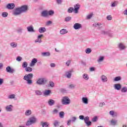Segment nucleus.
<instances>
[{
  "label": "nucleus",
  "mask_w": 127,
  "mask_h": 127,
  "mask_svg": "<svg viewBox=\"0 0 127 127\" xmlns=\"http://www.w3.org/2000/svg\"><path fill=\"white\" fill-rule=\"evenodd\" d=\"M54 15V10H50L48 11V16L50 15V16H52Z\"/></svg>",
  "instance_id": "72a5a7b5"
},
{
  "label": "nucleus",
  "mask_w": 127,
  "mask_h": 127,
  "mask_svg": "<svg viewBox=\"0 0 127 127\" xmlns=\"http://www.w3.org/2000/svg\"><path fill=\"white\" fill-rule=\"evenodd\" d=\"M15 7V4L13 3H8L6 5L7 9H13Z\"/></svg>",
  "instance_id": "ddd939ff"
},
{
  "label": "nucleus",
  "mask_w": 127,
  "mask_h": 127,
  "mask_svg": "<svg viewBox=\"0 0 127 127\" xmlns=\"http://www.w3.org/2000/svg\"><path fill=\"white\" fill-rule=\"evenodd\" d=\"M42 17H47L48 16V10H44L41 12Z\"/></svg>",
  "instance_id": "f8f14e48"
},
{
  "label": "nucleus",
  "mask_w": 127,
  "mask_h": 127,
  "mask_svg": "<svg viewBox=\"0 0 127 127\" xmlns=\"http://www.w3.org/2000/svg\"><path fill=\"white\" fill-rule=\"evenodd\" d=\"M47 83V79L45 78H40L36 82V84L38 85H45Z\"/></svg>",
  "instance_id": "20e7f679"
},
{
  "label": "nucleus",
  "mask_w": 127,
  "mask_h": 127,
  "mask_svg": "<svg viewBox=\"0 0 127 127\" xmlns=\"http://www.w3.org/2000/svg\"><path fill=\"white\" fill-rule=\"evenodd\" d=\"M22 31H23V28L21 27H18L16 30L17 33H22Z\"/></svg>",
  "instance_id": "f704fd0d"
},
{
  "label": "nucleus",
  "mask_w": 127,
  "mask_h": 127,
  "mask_svg": "<svg viewBox=\"0 0 127 127\" xmlns=\"http://www.w3.org/2000/svg\"><path fill=\"white\" fill-rule=\"evenodd\" d=\"M60 34L64 35L66 34V33H68V31L66 29H62L60 31Z\"/></svg>",
  "instance_id": "393cba45"
},
{
  "label": "nucleus",
  "mask_w": 127,
  "mask_h": 127,
  "mask_svg": "<svg viewBox=\"0 0 127 127\" xmlns=\"http://www.w3.org/2000/svg\"><path fill=\"white\" fill-rule=\"evenodd\" d=\"M106 19L108 20H112L113 19V17L112 16V15H110L107 16Z\"/></svg>",
  "instance_id": "864d4df0"
},
{
  "label": "nucleus",
  "mask_w": 127,
  "mask_h": 127,
  "mask_svg": "<svg viewBox=\"0 0 127 127\" xmlns=\"http://www.w3.org/2000/svg\"><path fill=\"white\" fill-rule=\"evenodd\" d=\"M10 45L12 48H15V47H17V43L12 42L10 44Z\"/></svg>",
  "instance_id": "e433bc0d"
},
{
  "label": "nucleus",
  "mask_w": 127,
  "mask_h": 127,
  "mask_svg": "<svg viewBox=\"0 0 127 127\" xmlns=\"http://www.w3.org/2000/svg\"><path fill=\"white\" fill-rule=\"evenodd\" d=\"M49 85H50V87H52V88H53L54 86H55L54 82H53V81H50Z\"/></svg>",
  "instance_id": "de8ad7c7"
},
{
  "label": "nucleus",
  "mask_w": 127,
  "mask_h": 127,
  "mask_svg": "<svg viewBox=\"0 0 127 127\" xmlns=\"http://www.w3.org/2000/svg\"><path fill=\"white\" fill-rule=\"evenodd\" d=\"M16 95L14 94H10L8 96V99L12 100V99H15Z\"/></svg>",
  "instance_id": "c9c22d12"
},
{
  "label": "nucleus",
  "mask_w": 127,
  "mask_h": 127,
  "mask_svg": "<svg viewBox=\"0 0 127 127\" xmlns=\"http://www.w3.org/2000/svg\"><path fill=\"white\" fill-rule=\"evenodd\" d=\"M59 116L60 118L63 119V118H64V116H65V113H64L63 111L60 112L59 113Z\"/></svg>",
  "instance_id": "ea45409f"
},
{
  "label": "nucleus",
  "mask_w": 127,
  "mask_h": 127,
  "mask_svg": "<svg viewBox=\"0 0 127 127\" xmlns=\"http://www.w3.org/2000/svg\"><path fill=\"white\" fill-rule=\"evenodd\" d=\"M22 60V58L21 57H17L16 58V61H18V62H20Z\"/></svg>",
  "instance_id": "5fc2aeb1"
},
{
  "label": "nucleus",
  "mask_w": 127,
  "mask_h": 127,
  "mask_svg": "<svg viewBox=\"0 0 127 127\" xmlns=\"http://www.w3.org/2000/svg\"><path fill=\"white\" fill-rule=\"evenodd\" d=\"M50 94H51V90H46L44 92V96H50Z\"/></svg>",
  "instance_id": "a878e982"
},
{
  "label": "nucleus",
  "mask_w": 127,
  "mask_h": 127,
  "mask_svg": "<svg viewBox=\"0 0 127 127\" xmlns=\"http://www.w3.org/2000/svg\"><path fill=\"white\" fill-rule=\"evenodd\" d=\"M84 123L87 127H90L92 125V122L90 121V117L89 116H86L84 119Z\"/></svg>",
  "instance_id": "0eeeda50"
},
{
  "label": "nucleus",
  "mask_w": 127,
  "mask_h": 127,
  "mask_svg": "<svg viewBox=\"0 0 127 127\" xmlns=\"http://www.w3.org/2000/svg\"><path fill=\"white\" fill-rule=\"evenodd\" d=\"M66 91H67L65 89H64V88L61 89V92H62V93H66Z\"/></svg>",
  "instance_id": "0e129e2a"
},
{
  "label": "nucleus",
  "mask_w": 127,
  "mask_h": 127,
  "mask_svg": "<svg viewBox=\"0 0 127 127\" xmlns=\"http://www.w3.org/2000/svg\"><path fill=\"white\" fill-rule=\"evenodd\" d=\"M74 13H78V10L80 9V4H79V3H77L74 5Z\"/></svg>",
  "instance_id": "2eb2a0df"
},
{
  "label": "nucleus",
  "mask_w": 127,
  "mask_h": 127,
  "mask_svg": "<svg viewBox=\"0 0 127 127\" xmlns=\"http://www.w3.org/2000/svg\"><path fill=\"white\" fill-rule=\"evenodd\" d=\"M39 32L40 33H44L45 32H46V28L44 27H40L39 28Z\"/></svg>",
  "instance_id": "5701e85b"
},
{
  "label": "nucleus",
  "mask_w": 127,
  "mask_h": 127,
  "mask_svg": "<svg viewBox=\"0 0 127 127\" xmlns=\"http://www.w3.org/2000/svg\"><path fill=\"white\" fill-rule=\"evenodd\" d=\"M48 105L49 106H54V105H55V101L53 99H49L48 101Z\"/></svg>",
  "instance_id": "b1692460"
},
{
  "label": "nucleus",
  "mask_w": 127,
  "mask_h": 127,
  "mask_svg": "<svg viewBox=\"0 0 127 127\" xmlns=\"http://www.w3.org/2000/svg\"><path fill=\"white\" fill-rule=\"evenodd\" d=\"M92 16H93V14H90L87 16V19H90L92 18Z\"/></svg>",
  "instance_id": "bf43d9fd"
},
{
  "label": "nucleus",
  "mask_w": 127,
  "mask_h": 127,
  "mask_svg": "<svg viewBox=\"0 0 127 127\" xmlns=\"http://www.w3.org/2000/svg\"><path fill=\"white\" fill-rule=\"evenodd\" d=\"M6 71L7 72V73H10L11 74H12L15 72V69L11 68L10 66H8L6 67Z\"/></svg>",
  "instance_id": "9d476101"
},
{
  "label": "nucleus",
  "mask_w": 127,
  "mask_h": 127,
  "mask_svg": "<svg viewBox=\"0 0 127 127\" xmlns=\"http://www.w3.org/2000/svg\"><path fill=\"white\" fill-rule=\"evenodd\" d=\"M93 26L94 27H97V28L98 29H101V28H102V27H103L102 26V24L100 23H95L93 24Z\"/></svg>",
  "instance_id": "aec40b11"
},
{
  "label": "nucleus",
  "mask_w": 127,
  "mask_h": 127,
  "mask_svg": "<svg viewBox=\"0 0 127 127\" xmlns=\"http://www.w3.org/2000/svg\"><path fill=\"white\" fill-rule=\"evenodd\" d=\"M73 28L75 30H78L80 28H82V24L78 23H76L73 25Z\"/></svg>",
  "instance_id": "9b49d317"
},
{
  "label": "nucleus",
  "mask_w": 127,
  "mask_h": 127,
  "mask_svg": "<svg viewBox=\"0 0 127 127\" xmlns=\"http://www.w3.org/2000/svg\"><path fill=\"white\" fill-rule=\"evenodd\" d=\"M65 64H66V65H67V66H69V65L71 64V61L70 60L67 61L65 63Z\"/></svg>",
  "instance_id": "052dcab7"
},
{
  "label": "nucleus",
  "mask_w": 127,
  "mask_h": 127,
  "mask_svg": "<svg viewBox=\"0 0 127 127\" xmlns=\"http://www.w3.org/2000/svg\"><path fill=\"white\" fill-rule=\"evenodd\" d=\"M71 103V100L69 99L68 96H64L62 99V104L63 105H70Z\"/></svg>",
  "instance_id": "7ed1b4c3"
},
{
  "label": "nucleus",
  "mask_w": 127,
  "mask_h": 127,
  "mask_svg": "<svg viewBox=\"0 0 127 127\" xmlns=\"http://www.w3.org/2000/svg\"><path fill=\"white\" fill-rule=\"evenodd\" d=\"M79 119L83 121V120L85 119V116H84V115H80L79 116Z\"/></svg>",
  "instance_id": "4d7b16f0"
},
{
  "label": "nucleus",
  "mask_w": 127,
  "mask_h": 127,
  "mask_svg": "<svg viewBox=\"0 0 127 127\" xmlns=\"http://www.w3.org/2000/svg\"><path fill=\"white\" fill-rule=\"evenodd\" d=\"M91 52H92V50L91 49V48H88L85 50V53H86V54H90Z\"/></svg>",
  "instance_id": "c03bdc74"
},
{
  "label": "nucleus",
  "mask_w": 127,
  "mask_h": 127,
  "mask_svg": "<svg viewBox=\"0 0 127 127\" xmlns=\"http://www.w3.org/2000/svg\"><path fill=\"white\" fill-rule=\"evenodd\" d=\"M41 126H42V127H48V122H41Z\"/></svg>",
  "instance_id": "2f4dec72"
},
{
  "label": "nucleus",
  "mask_w": 127,
  "mask_h": 127,
  "mask_svg": "<svg viewBox=\"0 0 127 127\" xmlns=\"http://www.w3.org/2000/svg\"><path fill=\"white\" fill-rule=\"evenodd\" d=\"M5 110L6 112H8L10 113L11 112H12L13 111V105L10 104L9 105H7L5 107Z\"/></svg>",
  "instance_id": "6e6552de"
},
{
  "label": "nucleus",
  "mask_w": 127,
  "mask_h": 127,
  "mask_svg": "<svg viewBox=\"0 0 127 127\" xmlns=\"http://www.w3.org/2000/svg\"><path fill=\"white\" fill-rule=\"evenodd\" d=\"M50 66L52 68H54L56 66V64L55 63H51Z\"/></svg>",
  "instance_id": "e2e57ef3"
},
{
  "label": "nucleus",
  "mask_w": 127,
  "mask_h": 127,
  "mask_svg": "<svg viewBox=\"0 0 127 127\" xmlns=\"http://www.w3.org/2000/svg\"><path fill=\"white\" fill-rule=\"evenodd\" d=\"M124 14L127 15V9L124 11Z\"/></svg>",
  "instance_id": "774afa93"
},
{
  "label": "nucleus",
  "mask_w": 127,
  "mask_h": 127,
  "mask_svg": "<svg viewBox=\"0 0 127 127\" xmlns=\"http://www.w3.org/2000/svg\"><path fill=\"white\" fill-rule=\"evenodd\" d=\"M121 80H122V77H121V76H117L114 78V81H121Z\"/></svg>",
  "instance_id": "49530a36"
},
{
  "label": "nucleus",
  "mask_w": 127,
  "mask_h": 127,
  "mask_svg": "<svg viewBox=\"0 0 127 127\" xmlns=\"http://www.w3.org/2000/svg\"><path fill=\"white\" fill-rule=\"evenodd\" d=\"M72 72H73V70H68L65 72L66 77L67 78V79H71Z\"/></svg>",
  "instance_id": "4468645a"
},
{
  "label": "nucleus",
  "mask_w": 127,
  "mask_h": 127,
  "mask_svg": "<svg viewBox=\"0 0 127 127\" xmlns=\"http://www.w3.org/2000/svg\"><path fill=\"white\" fill-rule=\"evenodd\" d=\"M82 102L85 105H88L89 104V100H88V98L87 97H82Z\"/></svg>",
  "instance_id": "4be33fe9"
},
{
  "label": "nucleus",
  "mask_w": 127,
  "mask_h": 127,
  "mask_svg": "<svg viewBox=\"0 0 127 127\" xmlns=\"http://www.w3.org/2000/svg\"><path fill=\"white\" fill-rule=\"evenodd\" d=\"M35 43L38 42L39 43H41V39L37 38V39H36L35 41Z\"/></svg>",
  "instance_id": "6e6d98bb"
},
{
  "label": "nucleus",
  "mask_w": 127,
  "mask_h": 127,
  "mask_svg": "<svg viewBox=\"0 0 127 127\" xmlns=\"http://www.w3.org/2000/svg\"><path fill=\"white\" fill-rule=\"evenodd\" d=\"M101 34H104V35L109 34V32H108L107 31H106L105 30H102V31H101Z\"/></svg>",
  "instance_id": "13d9d810"
},
{
  "label": "nucleus",
  "mask_w": 127,
  "mask_h": 127,
  "mask_svg": "<svg viewBox=\"0 0 127 127\" xmlns=\"http://www.w3.org/2000/svg\"><path fill=\"white\" fill-rule=\"evenodd\" d=\"M74 11V8L73 7H69L68 9H67V12L68 13H72V12Z\"/></svg>",
  "instance_id": "79ce46f5"
},
{
  "label": "nucleus",
  "mask_w": 127,
  "mask_h": 127,
  "mask_svg": "<svg viewBox=\"0 0 127 127\" xmlns=\"http://www.w3.org/2000/svg\"><path fill=\"white\" fill-rule=\"evenodd\" d=\"M36 122V118L35 117H31L29 118V121H27L26 123V126H29L33 125V124H35Z\"/></svg>",
  "instance_id": "39448f33"
},
{
  "label": "nucleus",
  "mask_w": 127,
  "mask_h": 127,
  "mask_svg": "<svg viewBox=\"0 0 127 127\" xmlns=\"http://www.w3.org/2000/svg\"><path fill=\"white\" fill-rule=\"evenodd\" d=\"M117 1H114L111 4V7H115V6H117Z\"/></svg>",
  "instance_id": "3c124183"
},
{
  "label": "nucleus",
  "mask_w": 127,
  "mask_h": 127,
  "mask_svg": "<svg viewBox=\"0 0 127 127\" xmlns=\"http://www.w3.org/2000/svg\"><path fill=\"white\" fill-rule=\"evenodd\" d=\"M122 93H127V87L125 86L123 87L121 89Z\"/></svg>",
  "instance_id": "37998d69"
},
{
  "label": "nucleus",
  "mask_w": 127,
  "mask_h": 127,
  "mask_svg": "<svg viewBox=\"0 0 127 127\" xmlns=\"http://www.w3.org/2000/svg\"><path fill=\"white\" fill-rule=\"evenodd\" d=\"M76 121H77V117H71V120H69L67 121V125L68 126H70V125H71V123H72V124H74V123H76Z\"/></svg>",
  "instance_id": "1a4fd4ad"
},
{
  "label": "nucleus",
  "mask_w": 127,
  "mask_h": 127,
  "mask_svg": "<svg viewBox=\"0 0 127 127\" xmlns=\"http://www.w3.org/2000/svg\"><path fill=\"white\" fill-rule=\"evenodd\" d=\"M50 55V53L49 52L42 53V56H44V57L49 56Z\"/></svg>",
  "instance_id": "a19ab883"
},
{
  "label": "nucleus",
  "mask_w": 127,
  "mask_h": 127,
  "mask_svg": "<svg viewBox=\"0 0 127 127\" xmlns=\"http://www.w3.org/2000/svg\"><path fill=\"white\" fill-rule=\"evenodd\" d=\"M100 79L103 83L108 82V78L105 75H102L100 76Z\"/></svg>",
  "instance_id": "f3484780"
},
{
  "label": "nucleus",
  "mask_w": 127,
  "mask_h": 127,
  "mask_svg": "<svg viewBox=\"0 0 127 127\" xmlns=\"http://www.w3.org/2000/svg\"><path fill=\"white\" fill-rule=\"evenodd\" d=\"M26 72H32V68L29 66H27L25 68Z\"/></svg>",
  "instance_id": "58836bf2"
},
{
  "label": "nucleus",
  "mask_w": 127,
  "mask_h": 127,
  "mask_svg": "<svg viewBox=\"0 0 127 127\" xmlns=\"http://www.w3.org/2000/svg\"><path fill=\"white\" fill-rule=\"evenodd\" d=\"M90 71L91 72H93V71H95V67H90Z\"/></svg>",
  "instance_id": "338daca9"
},
{
  "label": "nucleus",
  "mask_w": 127,
  "mask_h": 127,
  "mask_svg": "<svg viewBox=\"0 0 127 127\" xmlns=\"http://www.w3.org/2000/svg\"><path fill=\"white\" fill-rule=\"evenodd\" d=\"M109 114L113 118H115L116 117H118V112H116L114 111H110Z\"/></svg>",
  "instance_id": "412c9836"
},
{
  "label": "nucleus",
  "mask_w": 127,
  "mask_h": 127,
  "mask_svg": "<svg viewBox=\"0 0 127 127\" xmlns=\"http://www.w3.org/2000/svg\"><path fill=\"white\" fill-rule=\"evenodd\" d=\"M58 110L57 109H55L53 111V114H58Z\"/></svg>",
  "instance_id": "69168bd1"
},
{
  "label": "nucleus",
  "mask_w": 127,
  "mask_h": 127,
  "mask_svg": "<svg viewBox=\"0 0 127 127\" xmlns=\"http://www.w3.org/2000/svg\"><path fill=\"white\" fill-rule=\"evenodd\" d=\"M28 9V7L27 5H23L20 7H18L15 8L13 11V14L14 15H19L20 14H21V13H23V12H26Z\"/></svg>",
  "instance_id": "f257e3e1"
},
{
  "label": "nucleus",
  "mask_w": 127,
  "mask_h": 127,
  "mask_svg": "<svg viewBox=\"0 0 127 127\" xmlns=\"http://www.w3.org/2000/svg\"><path fill=\"white\" fill-rule=\"evenodd\" d=\"M35 94L36 96H42V92L39 90H35Z\"/></svg>",
  "instance_id": "bb28decb"
},
{
  "label": "nucleus",
  "mask_w": 127,
  "mask_h": 127,
  "mask_svg": "<svg viewBox=\"0 0 127 127\" xmlns=\"http://www.w3.org/2000/svg\"><path fill=\"white\" fill-rule=\"evenodd\" d=\"M32 114V111L31 110H27L25 113V115L26 116H30Z\"/></svg>",
  "instance_id": "c756f323"
},
{
  "label": "nucleus",
  "mask_w": 127,
  "mask_h": 127,
  "mask_svg": "<svg viewBox=\"0 0 127 127\" xmlns=\"http://www.w3.org/2000/svg\"><path fill=\"white\" fill-rule=\"evenodd\" d=\"M75 87H76V85L73 84H70L68 86L69 89H74Z\"/></svg>",
  "instance_id": "09e8293b"
},
{
  "label": "nucleus",
  "mask_w": 127,
  "mask_h": 127,
  "mask_svg": "<svg viewBox=\"0 0 127 127\" xmlns=\"http://www.w3.org/2000/svg\"><path fill=\"white\" fill-rule=\"evenodd\" d=\"M71 18H71V17L68 16V17H66L65 18L64 20L66 22L70 21V20H71Z\"/></svg>",
  "instance_id": "603ef678"
},
{
  "label": "nucleus",
  "mask_w": 127,
  "mask_h": 127,
  "mask_svg": "<svg viewBox=\"0 0 127 127\" xmlns=\"http://www.w3.org/2000/svg\"><path fill=\"white\" fill-rule=\"evenodd\" d=\"M118 48L120 51H123L127 49V46L123 43H120L118 44Z\"/></svg>",
  "instance_id": "423d86ee"
},
{
  "label": "nucleus",
  "mask_w": 127,
  "mask_h": 127,
  "mask_svg": "<svg viewBox=\"0 0 127 127\" xmlns=\"http://www.w3.org/2000/svg\"><path fill=\"white\" fill-rule=\"evenodd\" d=\"M53 125L55 127H59V126H60V122L57 120H55L54 123H53Z\"/></svg>",
  "instance_id": "cd10ccee"
},
{
  "label": "nucleus",
  "mask_w": 127,
  "mask_h": 127,
  "mask_svg": "<svg viewBox=\"0 0 127 127\" xmlns=\"http://www.w3.org/2000/svg\"><path fill=\"white\" fill-rule=\"evenodd\" d=\"M1 15L2 17H7V16L8 15V13L6 12H3L2 13Z\"/></svg>",
  "instance_id": "a18cd8bd"
},
{
  "label": "nucleus",
  "mask_w": 127,
  "mask_h": 127,
  "mask_svg": "<svg viewBox=\"0 0 127 127\" xmlns=\"http://www.w3.org/2000/svg\"><path fill=\"white\" fill-rule=\"evenodd\" d=\"M27 66H28V64L27 63V62H24L23 63L22 65V68H27Z\"/></svg>",
  "instance_id": "4c0bfd02"
},
{
  "label": "nucleus",
  "mask_w": 127,
  "mask_h": 127,
  "mask_svg": "<svg viewBox=\"0 0 127 127\" xmlns=\"http://www.w3.org/2000/svg\"><path fill=\"white\" fill-rule=\"evenodd\" d=\"M114 89L115 90H117L118 91H120L121 89H122V85L120 83H117L114 84Z\"/></svg>",
  "instance_id": "6ab92c4d"
},
{
  "label": "nucleus",
  "mask_w": 127,
  "mask_h": 127,
  "mask_svg": "<svg viewBox=\"0 0 127 127\" xmlns=\"http://www.w3.org/2000/svg\"><path fill=\"white\" fill-rule=\"evenodd\" d=\"M4 80L3 78H0V86L3 84Z\"/></svg>",
  "instance_id": "680f3d73"
},
{
  "label": "nucleus",
  "mask_w": 127,
  "mask_h": 127,
  "mask_svg": "<svg viewBox=\"0 0 127 127\" xmlns=\"http://www.w3.org/2000/svg\"><path fill=\"white\" fill-rule=\"evenodd\" d=\"M37 63V59L34 58L32 60L31 63L30 64V67H33V66H35V64Z\"/></svg>",
  "instance_id": "a211bd4d"
},
{
  "label": "nucleus",
  "mask_w": 127,
  "mask_h": 127,
  "mask_svg": "<svg viewBox=\"0 0 127 127\" xmlns=\"http://www.w3.org/2000/svg\"><path fill=\"white\" fill-rule=\"evenodd\" d=\"M82 78L86 81H88V80H89V75H88L87 74H86V73H84L82 75Z\"/></svg>",
  "instance_id": "7c9ffc66"
},
{
  "label": "nucleus",
  "mask_w": 127,
  "mask_h": 127,
  "mask_svg": "<svg viewBox=\"0 0 127 127\" xmlns=\"http://www.w3.org/2000/svg\"><path fill=\"white\" fill-rule=\"evenodd\" d=\"M98 121V117L97 116H95L92 119V122L93 123H95Z\"/></svg>",
  "instance_id": "8fccbe9b"
},
{
  "label": "nucleus",
  "mask_w": 127,
  "mask_h": 127,
  "mask_svg": "<svg viewBox=\"0 0 127 127\" xmlns=\"http://www.w3.org/2000/svg\"><path fill=\"white\" fill-rule=\"evenodd\" d=\"M104 59H105V57L103 56H100L99 57V59L97 60V62H98V63H101V62H103V61H104Z\"/></svg>",
  "instance_id": "473e14b6"
},
{
  "label": "nucleus",
  "mask_w": 127,
  "mask_h": 127,
  "mask_svg": "<svg viewBox=\"0 0 127 127\" xmlns=\"http://www.w3.org/2000/svg\"><path fill=\"white\" fill-rule=\"evenodd\" d=\"M27 30L28 32H35L33 25H30L27 27Z\"/></svg>",
  "instance_id": "dca6fc26"
},
{
  "label": "nucleus",
  "mask_w": 127,
  "mask_h": 127,
  "mask_svg": "<svg viewBox=\"0 0 127 127\" xmlns=\"http://www.w3.org/2000/svg\"><path fill=\"white\" fill-rule=\"evenodd\" d=\"M32 78H33V74L29 73L25 74L23 79L25 81H26L27 84H28V85H31V84H32V80H31V79H32Z\"/></svg>",
  "instance_id": "f03ea898"
},
{
  "label": "nucleus",
  "mask_w": 127,
  "mask_h": 127,
  "mask_svg": "<svg viewBox=\"0 0 127 127\" xmlns=\"http://www.w3.org/2000/svg\"><path fill=\"white\" fill-rule=\"evenodd\" d=\"M110 123L112 126H117V125H118V120L112 119Z\"/></svg>",
  "instance_id": "c85d7f7f"
}]
</instances>
